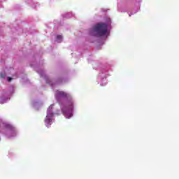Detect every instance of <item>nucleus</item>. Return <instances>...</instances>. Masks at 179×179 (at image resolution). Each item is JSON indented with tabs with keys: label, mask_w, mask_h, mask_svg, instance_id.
Here are the masks:
<instances>
[{
	"label": "nucleus",
	"mask_w": 179,
	"mask_h": 179,
	"mask_svg": "<svg viewBox=\"0 0 179 179\" xmlns=\"http://www.w3.org/2000/svg\"><path fill=\"white\" fill-rule=\"evenodd\" d=\"M6 76V73H1V78H5Z\"/></svg>",
	"instance_id": "obj_6"
},
{
	"label": "nucleus",
	"mask_w": 179,
	"mask_h": 179,
	"mask_svg": "<svg viewBox=\"0 0 179 179\" xmlns=\"http://www.w3.org/2000/svg\"><path fill=\"white\" fill-rule=\"evenodd\" d=\"M142 3V0H135V13L141 10V4Z\"/></svg>",
	"instance_id": "obj_3"
},
{
	"label": "nucleus",
	"mask_w": 179,
	"mask_h": 179,
	"mask_svg": "<svg viewBox=\"0 0 179 179\" xmlns=\"http://www.w3.org/2000/svg\"><path fill=\"white\" fill-rule=\"evenodd\" d=\"M55 96L57 100H59V99H67V100H69L66 106L62 108V111L64 115L67 113H72V110H73V101H72V96H71V94L64 91L57 90Z\"/></svg>",
	"instance_id": "obj_1"
},
{
	"label": "nucleus",
	"mask_w": 179,
	"mask_h": 179,
	"mask_svg": "<svg viewBox=\"0 0 179 179\" xmlns=\"http://www.w3.org/2000/svg\"><path fill=\"white\" fill-rule=\"evenodd\" d=\"M69 117H72V114H70V116Z\"/></svg>",
	"instance_id": "obj_8"
},
{
	"label": "nucleus",
	"mask_w": 179,
	"mask_h": 179,
	"mask_svg": "<svg viewBox=\"0 0 179 179\" xmlns=\"http://www.w3.org/2000/svg\"><path fill=\"white\" fill-rule=\"evenodd\" d=\"M45 121L46 124H50L52 121V114L48 115L46 116Z\"/></svg>",
	"instance_id": "obj_4"
},
{
	"label": "nucleus",
	"mask_w": 179,
	"mask_h": 179,
	"mask_svg": "<svg viewBox=\"0 0 179 179\" xmlns=\"http://www.w3.org/2000/svg\"><path fill=\"white\" fill-rule=\"evenodd\" d=\"M108 30V25L106 23L99 22L95 24L91 31V36L95 37H103L107 34Z\"/></svg>",
	"instance_id": "obj_2"
},
{
	"label": "nucleus",
	"mask_w": 179,
	"mask_h": 179,
	"mask_svg": "<svg viewBox=\"0 0 179 179\" xmlns=\"http://www.w3.org/2000/svg\"><path fill=\"white\" fill-rule=\"evenodd\" d=\"M57 40H60V41H61V40H62V36H61V35H57Z\"/></svg>",
	"instance_id": "obj_5"
},
{
	"label": "nucleus",
	"mask_w": 179,
	"mask_h": 179,
	"mask_svg": "<svg viewBox=\"0 0 179 179\" xmlns=\"http://www.w3.org/2000/svg\"><path fill=\"white\" fill-rule=\"evenodd\" d=\"M11 81H12V78L8 77V82H11Z\"/></svg>",
	"instance_id": "obj_7"
}]
</instances>
